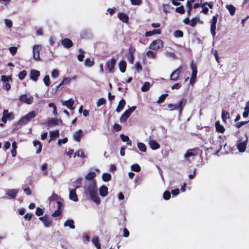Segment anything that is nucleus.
<instances>
[{
	"instance_id": "obj_19",
	"label": "nucleus",
	"mask_w": 249,
	"mask_h": 249,
	"mask_svg": "<svg viewBox=\"0 0 249 249\" xmlns=\"http://www.w3.org/2000/svg\"><path fill=\"white\" fill-rule=\"evenodd\" d=\"M61 103L63 106H66L69 109L71 110L74 109V107H73L74 100L73 99H70L68 101H61Z\"/></svg>"
},
{
	"instance_id": "obj_30",
	"label": "nucleus",
	"mask_w": 249,
	"mask_h": 249,
	"mask_svg": "<svg viewBox=\"0 0 249 249\" xmlns=\"http://www.w3.org/2000/svg\"><path fill=\"white\" fill-rule=\"evenodd\" d=\"M33 144L34 146L37 148L36 153H39L41 152L42 149V145L41 142L35 140L33 141Z\"/></svg>"
},
{
	"instance_id": "obj_33",
	"label": "nucleus",
	"mask_w": 249,
	"mask_h": 249,
	"mask_svg": "<svg viewBox=\"0 0 249 249\" xmlns=\"http://www.w3.org/2000/svg\"><path fill=\"white\" fill-rule=\"evenodd\" d=\"M120 138L123 142H127V144L129 145H131V141L127 136L122 134L120 135Z\"/></svg>"
},
{
	"instance_id": "obj_51",
	"label": "nucleus",
	"mask_w": 249,
	"mask_h": 249,
	"mask_svg": "<svg viewBox=\"0 0 249 249\" xmlns=\"http://www.w3.org/2000/svg\"><path fill=\"white\" fill-rule=\"evenodd\" d=\"M52 77L53 78H56L59 76V71L57 69H54L52 71Z\"/></svg>"
},
{
	"instance_id": "obj_7",
	"label": "nucleus",
	"mask_w": 249,
	"mask_h": 249,
	"mask_svg": "<svg viewBox=\"0 0 249 249\" xmlns=\"http://www.w3.org/2000/svg\"><path fill=\"white\" fill-rule=\"evenodd\" d=\"M217 20V15L213 16L211 21V33L213 36H214L216 34V24Z\"/></svg>"
},
{
	"instance_id": "obj_18",
	"label": "nucleus",
	"mask_w": 249,
	"mask_h": 249,
	"mask_svg": "<svg viewBox=\"0 0 249 249\" xmlns=\"http://www.w3.org/2000/svg\"><path fill=\"white\" fill-rule=\"evenodd\" d=\"M116 60L114 58H112L110 60L108 61L107 63V67L110 72L114 71V67L115 65Z\"/></svg>"
},
{
	"instance_id": "obj_17",
	"label": "nucleus",
	"mask_w": 249,
	"mask_h": 249,
	"mask_svg": "<svg viewBox=\"0 0 249 249\" xmlns=\"http://www.w3.org/2000/svg\"><path fill=\"white\" fill-rule=\"evenodd\" d=\"M79 186H76L75 189L70 191L69 198L71 200L76 202L78 201V197L76 193V189L78 188Z\"/></svg>"
},
{
	"instance_id": "obj_48",
	"label": "nucleus",
	"mask_w": 249,
	"mask_h": 249,
	"mask_svg": "<svg viewBox=\"0 0 249 249\" xmlns=\"http://www.w3.org/2000/svg\"><path fill=\"white\" fill-rule=\"evenodd\" d=\"M12 80V78L11 76H6V75H2L1 76V81L3 82V83L8 82Z\"/></svg>"
},
{
	"instance_id": "obj_23",
	"label": "nucleus",
	"mask_w": 249,
	"mask_h": 249,
	"mask_svg": "<svg viewBox=\"0 0 249 249\" xmlns=\"http://www.w3.org/2000/svg\"><path fill=\"white\" fill-rule=\"evenodd\" d=\"M216 131L218 132L223 133L225 132V129L224 127L220 124L218 121H216L215 123Z\"/></svg>"
},
{
	"instance_id": "obj_62",
	"label": "nucleus",
	"mask_w": 249,
	"mask_h": 249,
	"mask_svg": "<svg viewBox=\"0 0 249 249\" xmlns=\"http://www.w3.org/2000/svg\"><path fill=\"white\" fill-rule=\"evenodd\" d=\"M242 6L247 9L249 8V0H244Z\"/></svg>"
},
{
	"instance_id": "obj_44",
	"label": "nucleus",
	"mask_w": 249,
	"mask_h": 249,
	"mask_svg": "<svg viewBox=\"0 0 249 249\" xmlns=\"http://www.w3.org/2000/svg\"><path fill=\"white\" fill-rule=\"evenodd\" d=\"M111 175L109 173H104L102 175V178L104 181H108L111 179Z\"/></svg>"
},
{
	"instance_id": "obj_21",
	"label": "nucleus",
	"mask_w": 249,
	"mask_h": 249,
	"mask_svg": "<svg viewBox=\"0 0 249 249\" xmlns=\"http://www.w3.org/2000/svg\"><path fill=\"white\" fill-rule=\"evenodd\" d=\"M62 122L60 120H58L56 118H52L51 119L49 120L47 123L46 124L48 125L49 126H53L59 124V123H61Z\"/></svg>"
},
{
	"instance_id": "obj_39",
	"label": "nucleus",
	"mask_w": 249,
	"mask_h": 249,
	"mask_svg": "<svg viewBox=\"0 0 249 249\" xmlns=\"http://www.w3.org/2000/svg\"><path fill=\"white\" fill-rule=\"evenodd\" d=\"M160 30H154L152 31H148L145 33V36H152L155 34H160Z\"/></svg>"
},
{
	"instance_id": "obj_50",
	"label": "nucleus",
	"mask_w": 249,
	"mask_h": 249,
	"mask_svg": "<svg viewBox=\"0 0 249 249\" xmlns=\"http://www.w3.org/2000/svg\"><path fill=\"white\" fill-rule=\"evenodd\" d=\"M249 122V120L248 121H242V122H238L235 124V126L237 128H239L243 125L247 124Z\"/></svg>"
},
{
	"instance_id": "obj_57",
	"label": "nucleus",
	"mask_w": 249,
	"mask_h": 249,
	"mask_svg": "<svg viewBox=\"0 0 249 249\" xmlns=\"http://www.w3.org/2000/svg\"><path fill=\"white\" fill-rule=\"evenodd\" d=\"M171 196V194L169 191H165L163 195V198L165 200H168Z\"/></svg>"
},
{
	"instance_id": "obj_24",
	"label": "nucleus",
	"mask_w": 249,
	"mask_h": 249,
	"mask_svg": "<svg viewBox=\"0 0 249 249\" xmlns=\"http://www.w3.org/2000/svg\"><path fill=\"white\" fill-rule=\"evenodd\" d=\"M99 193L101 196L105 197L108 194V188L106 186H102L99 188Z\"/></svg>"
},
{
	"instance_id": "obj_6",
	"label": "nucleus",
	"mask_w": 249,
	"mask_h": 249,
	"mask_svg": "<svg viewBox=\"0 0 249 249\" xmlns=\"http://www.w3.org/2000/svg\"><path fill=\"white\" fill-rule=\"evenodd\" d=\"M163 46V42L160 39L153 41L150 45L149 48L153 50H158Z\"/></svg>"
},
{
	"instance_id": "obj_63",
	"label": "nucleus",
	"mask_w": 249,
	"mask_h": 249,
	"mask_svg": "<svg viewBox=\"0 0 249 249\" xmlns=\"http://www.w3.org/2000/svg\"><path fill=\"white\" fill-rule=\"evenodd\" d=\"M132 4L139 5L142 3V0H130Z\"/></svg>"
},
{
	"instance_id": "obj_35",
	"label": "nucleus",
	"mask_w": 249,
	"mask_h": 249,
	"mask_svg": "<svg viewBox=\"0 0 249 249\" xmlns=\"http://www.w3.org/2000/svg\"><path fill=\"white\" fill-rule=\"evenodd\" d=\"M74 221L73 220L69 219L67 220L64 225L65 227H69L70 228L72 229H74L75 228V226L73 225Z\"/></svg>"
},
{
	"instance_id": "obj_36",
	"label": "nucleus",
	"mask_w": 249,
	"mask_h": 249,
	"mask_svg": "<svg viewBox=\"0 0 249 249\" xmlns=\"http://www.w3.org/2000/svg\"><path fill=\"white\" fill-rule=\"evenodd\" d=\"M92 242L97 249H100L101 248L100 244L99 243V239L97 236L93 237Z\"/></svg>"
},
{
	"instance_id": "obj_9",
	"label": "nucleus",
	"mask_w": 249,
	"mask_h": 249,
	"mask_svg": "<svg viewBox=\"0 0 249 249\" xmlns=\"http://www.w3.org/2000/svg\"><path fill=\"white\" fill-rule=\"evenodd\" d=\"M39 219L41 220L46 228H49L53 225L52 219L47 215L40 217Z\"/></svg>"
},
{
	"instance_id": "obj_8",
	"label": "nucleus",
	"mask_w": 249,
	"mask_h": 249,
	"mask_svg": "<svg viewBox=\"0 0 249 249\" xmlns=\"http://www.w3.org/2000/svg\"><path fill=\"white\" fill-rule=\"evenodd\" d=\"M34 98L32 96H30L26 94L21 95L19 100L22 102H24L28 105L31 104L33 102Z\"/></svg>"
},
{
	"instance_id": "obj_27",
	"label": "nucleus",
	"mask_w": 249,
	"mask_h": 249,
	"mask_svg": "<svg viewBox=\"0 0 249 249\" xmlns=\"http://www.w3.org/2000/svg\"><path fill=\"white\" fill-rule=\"evenodd\" d=\"M18 192V190L16 189H8L6 190V195L12 198L16 196Z\"/></svg>"
},
{
	"instance_id": "obj_15",
	"label": "nucleus",
	"mask_w": 249,
	"mask_h": 249,
	"mask_svg": "<svg viewBox=\"0 0 249 249\" xmlns=\"http://www.w3.org/2000/svg\"><path fill=\"white\" fill-rule=\"evenodd\" d=\"M222 147V145H219V148L218 150H213V148L212 147H210V148H207L205 150V154L206 157L209 156L210 157L212 155H216L217 154L218 152L220 151Z\"/></svg>"
},
{
	"instance_id": "obj_26",
	"label": "nucleus",
	"mask_w": 249,
	"mask_h": 249,
	"mask_svg": "<svg viewBox=\"0 0 249 249\" xmlns=\"http://www.w3.org/2000/svg\"><path fill=\"white\" fill-rule=\"evenodd\" d=\"M82 131L80 129L78 131H76L73 134V138L77 142H80L81 140V138L82 137Z\"/></svg>"
},
{
	"instance_id": "obj_60",
	"label": "nucleus",
	"mask_w": 249,
	"mask_h": 249,
	"mask_svg": "<svg viewBox=\"0 0 249 249\" xmlns=\"http://www.w3.org/2000/svg\"><path fill=\"white\" fill-rule=\"evenodd\" d=\"M176 11L180 14H183L185 12L184 7L183 6H181L176 8Z\"/></svg>"
},
{
	"instance_id": "obj_32",
	"label": "nucleus",
	"mask_w": 249,
	"mask_h": 249,
	"mask_svg": "<svg viewBox=\"0 0 249 249\" xmlns=\"http://www.w3.org/2000/svg\"><path fill=\"white\" fill-rule=\"evenodd\" d=\"M126 66V62L124 60L121 61L119 63V67L120 70L122 72H124L125 71Z\"/></svg>"
},
{
	"instance_id": "obj_38",
	"label": "nucleus",
	"mask_w": 249,
	"mask_h": 249,
	"mask_svg": "<svg viewBox=\"0 0 249 249\" xmlns=\"http://www.w3.org/2000/svg\"><path fill=\"white\" fill-rule=\"evenodd\" d=\"M96 174L93 172L89 173L86 176V178L89 181L93 180V179L95 177Z\"/></svg>"
},
{
	"instance_id": "obj_16",
	"label": "nucleus",
	"mask_w": 249,
	"mask_h": 249,
	"mask_svg": "<svg viewBox=\"0 0 249 249\" xmlns=\"http://www.w3.org/2000/svg\"><path fill=\"white\" fill-rule=\"evenodd\" d=\"M30 78L35 81H36L40 76V72L36 70H32L30 73Z\"/></svg>"
},
{
	"instance_id": "obj_4",
	"label": "nucleus",
	"mask_w": 249,
	"mask_h": 249,
	"mask_svg": "<svg viewBox=\"0 0 249 249\" xmlns=\"http://www.w3.org/2000/svg\"><path fill=\"white\" fill-rule=\"evenodd\" d=\"M136 108V106H133L126 110L121 116L120 119V122H125L127 118L130 116L131 113Z\"/></svg>"
},
{
	"instance_id": "obj_2",
	"label": "nucleus",
	"mask_w": 249,
	"mask_h": 249,
	"mask_svg": "<svg viewBox=\"0 0 249 249\" xmlns=\"http://www.w3.org/2000/svg\"><path fill=\"white\" fill-rule=\"evenodd\" d=\"M245 139L244 140L243 139H241V138L239 139L237 142V148L238 151L240 152L243 153L245 152L246 150L247 145L248 141V138L247 134H245Z\"/></svg>"
},
{
	"instance_id": "obj_5",
	"label": "nucleus",
	"mask_w": 249,
	"mask_h": 249,
	"mask_svg": "<svg viewBox=\"0 0 249 249\" xmlns=\"http://www.w3.org/2000/svg\"><path fill=\"white\" fill-rule=\"evenodd\" d=\"M41 49V46L39 45H36L33 48V58L36 61H39L40 58V51Z\"/></svg>"
},
{
	"instance_id": "obj_64",
	"label": "nucleus",
	"mask_w": 249,
	"mask_h": 249,
	"mask_svg": "<svg viewBox=\"0 0 249 249\" xmlns=\"http://www.w3.org/2000/svg\"><path fill=\"white\" fill-rule=\"evenodd\" d=\"M174 36L177 37H182L183 36V32L180 30L176 31L174 33Z\"/></svg>"
},
{
	"instance_id": "obj_29",
	"label": "nucleus",
	"mask_w": 249,
	"mask_h": 249,
	"mask_svg": "<svg viewBox=\"0 0 249 249\" xmlns=\"http://www.w3.org/2000/svg\"><path fill=\"white\" fill-rule=\"evenodd\" d=\"M197 153V149H190L189 150H188L186 153L185 154L184 157L185 158H188L191 156H195L196 153Z\"/></svg>"
},
{
	"instance_id": "obj_49",
	"label": "nucleus",
	"mask_w": 249,
	"mask_h": 249,
	"mask_svg": "<svg viewBox=\"0 0 249 249\" xmlns=\"http://www.w3.org/2000/svg\"><path fill=\"white\" fill-rule=\"evenodd\" d=\"M4 23L6 27H7L8 28H10L12 27L13 22L11 20L6 18L4 19Z\"/></svg>"
},
{
	"instance_id": "obj_28",
	"label": "nucleus",
	"mask_w": 249,
	"mask_h": 249,
	"mask_svg": "<svg viewBox=\"0 0 249 249\" xmlns=\"http://www.w3.org/2000/svg\"><path fill=\"white\" fill-rule=\"evenodd\" d=\"M76 79H77L76 76L65 77V78H64V79H63V81H62V84H64V85L68 84H70L71 81L76 80Z\"/></svg>"
},
{
	"instance_id": "obj_55",
	"label": "nucleus",
	"mask_w": 249,
	"mask_h": 249,
	"mask_svg": "<svg viewBox=\"0 0 249 249\" xmlns=\"http://www.w3.org/2000/svg\"><path fill=\"white\" fill-rule=\"evenodd\" d=\"M106 102V100L104 98H100L97 101V107H100L101 106L105 104Z\"/></svg>"
},
{
	"instance_id": "obj_59",
	"label": "nucleus",
	"mask_w": 249,
	"mask_h": 249,
	"mask_svg": "<svg viewBox=\"0 0 249 249\" xmlns=\"http://www.w3.org/2000/svg\"><path fill=\"white\" fill-rule=\"evenodd\" d=\"M167 96H168V94H164L161 95L159 97V100H158V103H160L163 102L165 100V99L166 97Z\"/></svg>"
},
{
	"instance_id": "obj_11",
	"label": "nucleus",
	"mask_w": 249,
	"mask_h": 249,
	"mask_svg": "<svg viewBox=\"0 0 249 249\" xmlns=\"http://www.w3.org/2000/svg\"><path fill=\"white\" fill-rule=\"evenodd\" d=\"M14 118V115L12 113H9L8 110H4L1 121L5 123L7 120H12Z\"/></svg>"
},
{
	"instance_id": "obj_52",
	"label": "nucleus",
	"mask_w": 249,
	"mask_h": 249,
	"mask_svg": "<svg viewBox=\"0 0 249 249\" xmlns=\"http://www.w3.org/2000/svg\"><path fill=\"white\" fill-rule=\"evenodd\" d=\"M43 82L46 86H49L50 84V77L48 75H46L43 79Z\"/></svg>"
},
{
	"instance_id": "obj_12",
	"label": "nucleus",
	"mask_w": 249,
	"mask_h": 249,
	"mask_svg": "<svg viewBox=\"0 0 249 249\" xmlns=\"http://www.w3.org/2000/svg\"><path fill=\"white\" fill-rule=\"evenodd\" d=\"M63 204L61 201H58L57 202V210H55L54 213H52V216L53 217H57L59 216L62 211H63Z\"/></svg>"
},
{
	"instance_id": "obj_56",
	"label": "nucleus",
	"mask_w": 249,
	"mask_h": 249,
	"mask_svg": "<svg viewBox=\"0 0 249 249\" xmlns=\"http://www.w3.org/2000/svg\"><path fill=\"white\" fill-rule=\"evenodd\" d=\"M146 55L149 58H154L156 56V53L151 51H148L146 52Z\"/></svg>"
},
{
	"instance_id": "obj_41",
	"label": "nucleus",
	"mask_w": 249,
	"mask_h": 249,
	"mask_svg": "<svg viewBox=\"0 0 249 249\" xmlns=\"http://www.w3.org/2000/svg\"><path fill=\"white\" fill-rule=\"evenodd\" d=\"M59 199L60 198L59 196L57 195L54 193H53L52 195L49 197L50 202H51L52 201L55 200L56 201V202L57 203L58 201H60Z\"/></svg>"
},
{
	"instance_id": "obj_14",
	"label": "nucleus",
	"mask_w": 249,
	"mask_h": 249,
	"mask_svg": "<svg viewBox=\"0 0 249 249\" xmlns=\"http://www.w3.org/2000/svg\"><path fill=\"white\" fill-rule=\"evenodd\" d=\"M181 67L174 71L170 75V79L173 81H177L178 79L179 75L181 72Z\"/></svg>"
},
{
	"instance_id": "obj_34",
	"label": "nucleus",
	"mask_w": 249,
	"mask_h": 249,
	"mask_svg": "<svg viewBox=\"0 0 249 249\" xmlns=\"http://www.w3.org/2000/svg\"><path fill=\"white\" fill-rule=\"evenodd\" d=\"M221 117L223 122H226V120L230 118V114L229 113L226 111L222 110Z\"/></svg>"
},
{
	"instance_id": "obj_40",
	"label": "nucleus",
	"mask_w": 249,
	"mask_h": 249,
	"mask_svg": "<svg viewBox=\"0 0 249 249\" xmlns=\"http://www.w3.org/2000/svg\"><path fill=\"white\" fill-rule=\"evenodd\" d=\"M185 103L186 102L184 100H180L178 104H176V106H177V109H179V111H181L185 105Z\"/></svg>"
},
{
	"instance_id": "obj_25",
	"label": "nucleus",
	"mask_w": 249,
	"mask_h": 249,
	"mask_svg": "<svg viewBox=\"0 0 249 249\" xmlns=\"http://www.w3.org/2000/svg\"><path fill=\"white\" fill-rule=\"evenodd\" d=\"M126 104L125 101L122 99L121 100V101L119 102V104L116 108V111L117 112H120L121 111L123 108H124L125 105Z\"/></svg>"
},
{
	"instance_id": "obj_10",
	"label": "nucleus",
	"mask_w": 249,
	"mask_h": 249,
	"mask_svg": "<svg viewBox=\"0 0 249 249\" xmlns=\"http://www.w3.org/2000/svg\"><path fill=\"white\" fill-rule=\"evenodd\" d=\"M191 68L192 71V76L190 79V84L192 85L195 82L196 77V74H197V68H196V64H195L194 63L193 61L192 62V63L191 65Z\"/></svg>"
},
{
	"instance_id": "obj_31",
	"label": "nucleus",
	"mask_w": 249,
	"mask_h": 249,
	"mask_svg": "<svg viewBox=\"0 0 249 249\" xmlns=\"http://www.w3.org/2000/svg\"><path fill=\"white\" fill-rule=\"evenodd\" d=\"M151 86L152 84H151L149 82H145L142 87L141 90L143 92H146L149 89Z\"/></svg>"
},
{
	"instance_id": "obj_20",
	"label": "nucleus",
	"mask_w": 249,
	"mask_h": 249,
	"mask_svg": "<svg viewBox=\"0 0 249 249\" xmlns=\"http://www.w3.org/2000/svg\"><path fill=\"white\" fill-rule=\"evenodd\" d=\"M61 44L64 47L70 48L72 46L73 43L71 40L69 38H65L61 40Z\"/></svg>"
},
{
	"instance_id": "obj_58",
	"label": "nucleus",
	"mask_w": 249,
	"mask_h": 249,
	"mask_svg": "<svg viewBox=\"0 0 249 249\" xmlns=\"http://www.w3.org/2000/svg\"><path fill=\"white\" fill-rule=\"evenodd\" d=\"M41 169L42 171H44L43 174L45 176H47L48 175V171H47V163H44Z\"/></svg>"
},
{
	"instance_id": "obj_1",
	"label": "nucleus",
	"mask_w": 249,
	"mask_h": 249,
	"mask_svg": "<svg viewBox=\"0 0 249 249\" xmlns=\"http://www.w3.org/2000/svg\"><path fill=\"white\" fill-rule=\"evenodd\" d=\"M85 193L89 195L91 199L97 204H100L101 202L98 193L96 181L91 180L88 181L87 186L84 188Z\"/></svg>"
},
{
	"instance_id": "obj_22",
	"label": "nucleus",
	"mask_w": 249,
	"mask_h": 249,
	"mask_svg": "<svg viewBox=\"0 0 249 249\" xmlns=\"http://www.w3.org/2000/svg\"><path fill=\"white\" fill-rule=\"evenodd\" d=\"M118 18L124 23H127L128 21V16L124 13H119Z\"/></svg>"
},
{
	"instance_id": "obj_37",
	"label": "nucleus",
	"mask_w": 249,
	"mask_h": 249,
	"mask_svg": "<svg viewBox=\"0 0 249 249\" xmlns=\"http://www.w3.org/2000/svg\"><path fill=\"white\" fill-rule=\"evenodd\" d=\"M226 7L229 10L231 15L233 16L234 15L235 12V8L232 5H227Z\"/></svg>"
},
{
	"instance_id": "obj_46",
	"label": "nucleus",
	"mask_w": 249,
	"mask_h": 249,
	"mask_svg": "<svg viewBox=\"0 0 249 249\" xmlns=\"http://www.w3.org/2000/svg\"><path fill=\"white\" fill-rule=\"evenodd\" d=\"M58 136H59L58 130H56L55 131H51L50 132V136L51 138V139H53L55 137H58Z\"/></svg>"
},
{
	"instance_id": "obj_42",
	"label": "nucleus",
	"mask_w": 249,
	"mask_h": 249,
	"mask_svg": "<svg viewBox=\"0 0 249 249\" xmlns=\"http://www.w3.org/2000/svg\"><path fill=\"white\" fill-rule=\"evenodd\" d=\"M75 156H77V157H82V158H86V155H85L84 152L83 150H78L77 151H76L74 155H73V157H75Z\"/></svg>"
},
{
	"instance_id": "obj_54",
	"label": "nucleus",
	"mask_w": 249,
	"mask_h": 249,
	"mask_svg": "<svg viewBox=\"0 0 249 249\" xmlns=\"http://www.w3.org/2000/svg\"><path fill=\"white\" fill-rule=\"evenodd\" d=\"M27 74V72L26 71H22L19 72L18 74V78L20 80H23Z\"/></svg>"
},
{
	"instance_id": "obj_3",
	"label": "nucleus",
	"mask_w": 249,
	"mask_h": 249,
	"mask_svg": "<svg viewBox=\"0 0 249 249\" xmlns=\"http://www.w3.org/2000/svg\"><path fill=\"white\" fill-rule=\"evenodd\" d=\"M36 116V113L34 111L29 112L27 114L21 118L18 122V124L23 125L27 124L32 119L35 118Z\"/></svg>"
},
{
	"instance_id": "obj_45",
	"label": "nucleus",
	"mask_w": 249,
	"mask_h": 249,
	"mask_svg": "<svg viewBox=\"0 0 249 249\" xmlns=\"http://www.w3.org/2000/svg\"><path fill=\"white\" fill-rule=\"evenodd\" d=\"M137 145H138V147L139 148L140 150H141V151H142V152L146 151V145L144 143H143L142 142H138L137 143Z\"/></svg>"
},
{
	"instance_id": "obj_53",
	"label": "nucleus",
	"mask_w": 249,
	"mask_h": 249,
	"mask_svg": "<svg viewBox=\"0 0 249 249\" xmlns=\"http://www.w3.org/2000/svg\"><path fill=\"white\" fill-rule=\"evenodd\" d=\"M79 52L81 53L77 56V58L79 61H82L85 56L84 54V52L82 49H81L79 50Z\"/></svg>"
},
{
	"instance_id": "obj_61",
	"label": "nucleus",
	"mask_w": 249,
	"mask_h": 249,
	"mask_svg": "<svg viewBox=\"0 0 249 249\" xmlns=\"http://www.w3.org/2000/svg\"><path fill=\"white\" fill-rule=\"evenodd\" d=\"M9 51L12 55H14L17 51V48L16 47H11L9 48Z\"/></svg>"
},
{
	"instance_id": "obj_13",
	"label": "nucleus",
	"mask_w": 249,
	"mask_h": 249,
	"mask_svg": "<svg viewBox=\"0 0 249 249\" xmlns=\"http://www.w3.org/2000/svg\"><path fill=\"white\" fill-rule=\"evenodd\" d=\"M147 141L148 142L149 145L152 149L156 150L160 148V144L155 140L151 139V137H149Z\"/></svg>"
},
{
	"instance_id": "obj_43",
	"label": "nucleus",
	"mask_w": 249,
	"mask_h": 249,
	"mask_svg": "<svg viewBox=\"0 0 249 249\" xmlns=\"http://www.w3.org/2000/svg\"><path fill=\"white\" fill-rule=\"evenodd\" d=\"M84 64L87 67H91L94 65V61L89 58H87L85 60Z\"/></svg>"
},
{
	"instance_id": "obj_47",
	"label": "nucleus",
	"mask_w": 249,
	"mask_h": 249,
	"mask_svg": "<svg viewBox=\"0 0 249 249\" xmlns=\"http://www.w3.org/2000/svg\"><path fill=\"white\" fill-rule=\"evenodd\" d=\"M131 168L132 170L136 172H140L141 170V167L138 164H133Z\"/></svg>"
}]
</instances>
